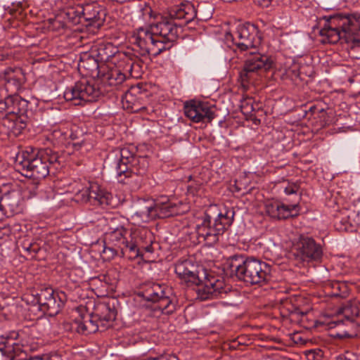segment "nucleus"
<instances>
[{
    "label": "nucleus",
    "mask_w": 360,
    "mask_h": 360,
    "mask_svg": "<svg viewBox=\"0 0 360 360\" xmlns=\"http://www.w3.org/2000/svg\"><path fill=\"white\" fill-rule=\"evenodd\" d=\"M1 82L11 95L0 101V126L2 132L18 136L27 127L29 101L16 93L25 83V75L19 68H7L0 73Z\"/></svg>",
    "instance_id": "nucleus-1"
},
{
    "label": "nucleus",
    "mask_w": 360,
    "mask_h": 360,
    "mask_svg": "<svg viewBox=\"0 0 360 360\" xmlns=\"http://www.w3.org/2000/svg\"><path fill=\"white\" fill-rule=\"evenodd\" d=\"M126 76L120 69L103 67L98 80H89L82 78L75 84L65 89L63 96L67 101L75 105H82L86 102H94L103 96L110 89L108 87H116L122 84Z\"/></svg>",
    "instance_id": "nucleus-2"
},
{
    "label": "nucleus",
    "mask_w": 360,
    "mask_h": 360,
    "mask_svg": "<svg viewBox=\"0 0 360 360\" xmlns=\"http://www.w3.org/2000/svg\"><path fill=\"white\" fill-rule=\"evenodd\" d=\"M175 273L188 285H195L198 298L200 300L222 297L230 290L223 279L207 274L191 259L178 262L175 265Z\"/></svg>",
    "instance_id": "nucleus-3"
},
{
    "label": "nucleus",
    "mask_w": 360,
    "mask_h": 360,
    "mask_svg": "<svg viewBox=\"0 0 360 360\" xmlns=\"http://www.w3.org/2000/svg\"><path fill=\"white\" fill-rule=\"evenodd\" d=\"M235 211L232 208L210 205L205 212L202 222L196 226L197 238L199 243L212 246L218 241L220 236L232 225Z\"/></svg>",
    "instance_id": "nucleus-4"
},
{
    "label": "nucleus",
    "mask_w": 360,
    "mask_h": 360,
    "mask_svg": "<svg viewBox=\"0 0 360 360\" xmlns=\"http://www.w3.org/2000/svg\"><path fill=\"white\" fill-rule=\"evenodd\" d=\"M225 265L232 274L247 285H262L271 278V266L254 257L235 255L227 259Z\"/></svg>",
    "instance_id": "nucleus-5"
},
{
    "label": "nucleus",
    "mask_w": 360,
    "mask_h": 360,
    "mask_svg": "<svg viewBox=\"0 0 360 360\" xmlns=\"http://www.w3.org/2000/svg\"><path fill=\"white\" fill-rule=\"evenodd\" d=\"M327 22L320 30V34L326 37L328 43L352 44L360 46V15L338 13L325 17Z\"/></svg>",
    "instance_id": "nucleus-6"
},
{
    "label": "nucleus",
    "mask_w": 360,
    "mask_h": 360,
    "mask_svg": "<svg viewBox=\"0 0 360 360\" xmlns=\"http://www.w3.org/2000/svg\"><path fill=\"white\" fill-rule=\"evenodd\" d=\"M58 158V155L50 148L26 150L17 155L15 165L26 172L25 176L43 179L49 174L50 167L56 164Z\"/></svg>",
    "instance_id": "nucleus-7"
},
{
    "label": "nucleus",
    "mask_w": 360,
    "mask_h": 360,
    "mask_svg": "<svg viewBox=\"0 0 360 360\" xmlns=\"http://www.w3.org/2000/svg\"><path fill=\"white\" fill-rule=\"evenodd\" d=\"M118 302L112 299L98 304L94 314L85 313L76 318L72 323L75 330L82 335L96 332L99 327L107 328L115 320Z\"/></svg>",
    "instance_id": "nucleus-8"
},
{
    "label": "nucleus",
    "mask_w": 360,
    "mask_h": 360,
    "mask_svg": "<svg viewBox=\"0 0 360 360\" xmlns=\"http://www.w3.org/2000/svg\"><path fill=\"white\" fill-rule=\"evenodd\" d=\"M214 11V6L210 2H200L195 8L193 3L186 1L169 8V15L179 20L181 25H187L195 19L201 21L210 20Z\"/></svg>",
    "instance_id": "nucleus-9"
},
{
    "label": "nucleus",
    "mask_w": 360,
    "mask_h": 360,
    "mask_svg": "<svg viewBox=\"0 0 360 360\" xmlns=\"http://www.w3.org/2000/svg\"><path fill=\"white\" fill-rule=\"evenodd\" d=\"M133 38L134 44L139 49V54L142 56L152 55L155 57L168 50L169 44L155 34L151 27H139L134 34Z\"/></svg>",
    "instance_id": "nucleus-10"
},
{
    "label": "nucleus",
    "mask_w": 360,
    "mask_h": 360,
    "mask_svg": "<svg viewBox=\"0 0 360 360\" xmlns=\"http://www.w3.org/2000/svg\"><path fill=\"white\" fill-rule=\"evenodd\" d=\"M154 236L148 229L136 228L129 231V245L126 248L127 259L143 257L145 252L153 253Z\"/></svg>",
    "instance_id": "nucleus-11"
},
{
    "label": "nucleus",
    "mask_w": 360,
    "mask_h": 360,
    "mask_svg": "<svg viewBox=\"0 0 360 360\" xmlns=\"http://www.w3.org/2000/svg\"><path fill=\"white\" fill-rule=\"evenodd\" d=\"M226 41H232L233 44L240 51L255 49L262 41L257 26L250 22L240 24L237 26L233 34L226 33Z\"/></svg>",
    "instance_id": "nucleus-12"
},
{
    "label": "nucleus",
    "mask_w": 360,
    "mask_h": 360,
    "mask_svg": "<svg viewBox=\"0 0 360 360\" xmlns=\"http://www.w3.org/2000/svg\"><path fill=\"white\" fill-rule=\"evenodd\" d=\"M274 62L269 56L257 51L250 52L240 72L242 82H250L254 74L266 72L272 68Z\"/></svg>",
    "instance_id": "nucleus-13"
},
{
    "label": "nucleus",
    "mask_w": 360,
    "mask_h": 360,
    "mask_svg": "<svg viewBox=\"0 0 360 360\" xmlns=\"http://www.w3.org/2000/svg\"><path fill=\"white\" fill-rule=\"evenodd\" d=\"M148 302L158 304L157 307L165 314H171L176 310V303L167 295L166 288L158 283H150L141 293Z\"/></svg>",
    "instance_id": "nucleus-14"
},
{
    "label": "nucleus",
    "mask_w": 360,
    "mask_h": 360,
    "mask_svg": "<svg viewBox=\"0 0 360 360\" xmlns=\"http://www.w3.org/2000/svg\"><path fill=\"white\" fill-rule=\"evenodd\" d=\"M296 257L304 263H319L323 252L322 246L311 237L301 236L295 245Z\"/></svg>",
    "instance_id": "nucleus-15"
},
{
    "label": "nucleus",
    "mask_w": 360,
    "mask_h": 360,
    "mask_svg": "<svg viewBox=\"0 0 360 360\" xmlns=\"http://www.w3.org/2000/svg\"><path fill=\"white\" fill-rule=\"evenodd\" d=\"M181 25V21L178 19L171 18L169 15V10L167 16L161 17L160 20L156 23L153 24L151 30L154 32L155 34L160 37L161 40H164L165 44H168V49L172 46V43L177 39L178 37V26H183Z\"/></svg>",
    "instance_id": "nucleus-16"
},
{
    "label": "nucleus",
    "mask_w": 360,
    "mask_h": 360,
    "mask_svg": "<svg viewBox=\"0 0 360 360\" xmlns=\"http://www.w3.org/2000/svg\"><path fill=\"white\" fill-rule=\"evenodd\" d=\"M36 300L40 310L51 316L58 314L64 305L60 293L51 288L41 289L36 295Z\"/></svg>",
    "instance_id": "nucleus-17"
},
{
    "label": "nucleus",
    "mask_w": 360,
    "mask_h": 360,
    "mask_svg": "<svg viewBox=\"0 0 360 360\" xmlns=\"http://www.w3.org/2000/svg\"><path fill=\"white\" fill-rule=\"evenodd\" d=\"M77 200L89 202L93 205L102 207L112 206V194L100 189L96 184H91L82 189L78 190L75 194Z\"/></svg>",
    "instance_id": "nucleus-18"
},
{
    "label": "nucleus",
    "mask_w": 360,
    "mask_h": 360,
    "mask_svg": "<svg viewBox=\"0 0 360 360\" xmlns=\"http://www.w3.org/2000/svg\"><path fill=\"white\" fill-rule=\"evenodd\" d=\"M185 115L194 122H211L214 118L212 108L206 102L190 101L184 105Z\"/></svg>",
    "instance_id": "nucleus-19"
},
{
    "label": "nucleus",
    "mask_w": 360,
    "mask_h": 360,
    "mask_svg": "<svg viewBox=\"0 0 360 360\" xmlns=\"http://www.w3.org/2000/svg\"><path fill=\"white\" fill-rule=\"evenodd\" d=\"M104 243L121 249V257L127 258L129 231L123 226H110V231L105 233Z\"/></svg>",
    "instance_id": "nucleus-20"
},
{
    "label": "nucleus",
    "mask_w": 360,
    "mask_h": 360,
    "mask_svg": "<svg viewBox=\"0 0 360 360\" xmlns=\"http://www.w3.org/2000/svg\"><path fill=\"white\" fill-rule=\"evenodd\" d=\"M148 167V161L146 157L136 156L129 164L128 169L119 178L118 181L122 184H131L134 181L137 184L140 183V176L144 175Z\"/></svg>",
    "instance_id": "nucleus-21"
},
{
    "label": "nucleus",
    "mask_w": 360,
    "mask_h": 360,
    "mask_svg": "<svg viewBox=\"0 0 360 360\" xmlns=\"http://www.w3.org/2000/svg\"><path fill=\"white\" fill-rule=\"evenodd\" d=\"M69 137L75 151L85 154L93 149L94 142L90 135L85 134L83 129L76 124H71Z\"/></svg>",
    "instance_id": "nucleus-22"
},
{
    "label": "nucleus",
    "mask_w": 360,
    "mask_h": 360,
    "mask_svg": "<svg viewBox=\"0 0 360 360\" xmlns=\"http://www.w3.org/2000/svg\"><path fill=\"white\" fill-rule=\"evenodd\" d=\"M123 108L131 112H138L146 109L144 94L139 86H131L122 98Z\"/></svg>",
    "instance_id": "nucleus-23"
},
{
    "label": "nucleus",
    "mask_w": 360,
    "mask_h": 360,
    "mask_svg": "<svg viewBox=\"0 0 360 360\" xmlns=\"http://www.w3.org/2000/svg\"><path fill=\"white\" fill-rule=\"evenodd\" d=\"M155 202L140 200L132 207V219L136 223H146L155 219Z\"/></svg>",
    "instance_id": "nucleus-24"
},
{
    "label": "nucleus",
    "mask_w": 360,
    "mask_h": 360,
    "mask_svg": "<svg viewBox=\"0 0 360 360\" xmlns=\"http://www.w3.org/2000/svg\"><path fill=\"white\" fill-rule=\"evenodd\" d=\"M82 17L89 25L99 27L105 20V11L96 1L82 4Z\"/></svg>",
    "instance_id": "nucleus-25"
},
{
    "label": "nucleus",
    "mask_w": 360,
    "mask_h": 360,
    "mask_svg": "<svg viewBox=\"0 0 360 360\" xmlns=\"http://www.w3.org/2000/svg\"><path fill=\"white\" fill-rule=\"evenodd\" d=\"M20 195L16 191H11L3 194L0 214L7 217L20 212Z\"/></svg>",
    "instance_id": "nucleus-26"
},
{
    "label": "nucleus",
    "mask_w": 360,
    "mask_h": 360,
    "mask_svg": "<svg viewBox=\"0 0 360 360\" xmlns=\"http://www.w3.org/2000/svg\"><path fill=\"white\" fill-rule=\"evenodd\" d=\"M103 66H99L98 59L95 58L94 56L89 53H84L80 56L78 63V70L82 74L93 77H97L98 78L101 75Z\"/></svg>",
    "instance_id": "nucleus-27"
},
{
    "label": "nucleus",
    "mask_w": 360,
    "mask_h": 360,
    "mask_svg": "<svg viewBox=\"0 0 360 360\" xmlns=\"http://www.w3.org/2000/svg\"><path fill=\"white\" fill-rule=\"evenodd\" d=\"M155 218H167L179 214V205L169 200L155 202Z\"/></svg>",
    "instance_id": "nucleus-28"
},
{
    "label": "nucleus",
    "mask_w": 360,
    "mask_h": 360,
    "mask_svg": "<svg viewBox=\"0 0 360 360\" xmlns=\"http://www.w3.org/2000/svg\"><path fill=\"white\" fill-rule=\"evenodd\" d=\"M265 210L270 217L278 220L288 219L289 214L284 204L278 201H267Z\"/></svg>",
    "instance_id": "nucleus-29"
},
{
    "label": "nucleus",
    "mask_w": 360,
    "mask_h": 360,
    "mask_svg": "<svg viewBox=\"0 0 360 360\" xmlns=\"http://www.w3.org/2000/svg\"><path fill=\"white\" fill-rule=\"evenodd\" d=\"M136 156L129 150L128 148H123L120 150V158L116 165V172L118 178H121L124 173L128 169L129 164L134 159Z\"/></svg>",
    "instance_id": "nucleus-30"
},
{
    "label": "nucleus",
    "mask_w": 360,
    "mask_h": 360,
    "mask_svg": "<svg viewBox=\"0 0 360 360\" xmlns=\"http://www.w3.org/2000/svg\"><path fill=\"white\" fill-rule=\"evenodd\" d=\"M339 313L342 314L345 321L354 323L359 316V308L356 301H348L339 309Z\"/></svg>",
    "instance_id": "nucleus-31"
},
{
    "label": "nucleus",
    "mask_w": 360,
    "mask_h": 360,
    "mask_svg": "<svg viewBox=\"0 0 360 360\" xmlns=\"http://www.w3.org/2000/svg\"><path fill=\"white\" fill-rule=\"evenodd\" d=\"M64 15L70 22L75 25L81 23L83 19L82 4H75L68 6L64 11Z\"/></svg>",
    "instance_id": "nucleus-32"
},
{
    "label": "nucleus",
    "mask_w": 360,
    "mask_h": 360,
    "mask_svg": "<svg viewBox=\"0 0 360 360\" xmlns=\"http://www.w3.org/2000/svg\"><path fill=\"white\" fill-rule=\"evenodd\" d=\"M20 246L32 258L37 257V254L41 251V245L37 242H31L27 239L24 240Z\"/></svg>",
    "instance_id": "nucleus-33"
},
{
    "label": "nucleus",
    "mask_w": 360,
    "mask_h": 360,
    "mask_svg": "<svg viewBox=\"0 0 360 360\" xmlns=\"http://www.w3.org/2000/svg\"><path fill=\"white\" fill-rule=\"evenodd\" d=\"M101 257L106 261H110L115 256L121 257V249L116 248L115 246H111L104 243L103 250L101 253Z\"/></svg>",
    "instance_id": "nucleus-34"
},
{
    "label": "nucleus",
    "mask_w": 360,
    "mask_h": 360,
    "mask_svg": "<svg viewBox=\"0 0 360 360\" xmlns=\"http://www.w3.org/2000/svg\"><path fill=\"white\" fill-rule=\"evenodd\" d=\"M131 57L127 54H123L122 57L120 58V60L117 66H115V68H119L121 70L122 73H124L126 76V78L130 77L131 69L130 67L131 65Z\"/></svg>",
    "instance_id": "nucleus-35"
},
{
    "label": "nucleus",
    "mask_w": 360,
    "mask_h": 360,
    "mask_svg": "<svg viewBox=\"0 0 360 360\" xmlns=\"http://www.w3.org/2000/svg\"><path fill=\"white\" fill-rule=\"evenodd\" d=\"M258 104H255L252 98H244L240 101V110L245 115H252V112L256 110Z\"/></svg>",
    "instance_id": "nucleus-36"
},
{
    "label": "nucleus",
    "mask_w": 360,
    "mask_h": 360,
    "mask_svg": "<svg viewBox=\"0 0 360 360\" xmlns=\"http://www.w3.org/2000/svg\"><path fill=\"white\" fill-rule=\"evenodd\" d=\"M142 62L137 57H131L130 77H138L141 72Z\"/></svg>",
    "instance_id": "nucleus-37"
},
{
    "label": "nucleus",
    "mask_w": 360,
    "mask_h": 360,
    "mask_svg": "<svg viewBox=\"0 0 360 360\" xmlns=\"http://www.w3.org/2000/svg\"><path fill=\"white\" fill-rule=\"evenodd\" d=\"M300 188V182H288V185L284 188V192L286 195L295 194L297 195Z\"/></svg>",
    "instance_id": "nucleus-38"
},
{
    "label": "nucleus",
    "mask_w": 360,
    "mask_h": 360,
    "mask_svg": "<svg viewBox=\"0 0 360 360\" xmlns=\"http://www.w3.org/2000/svg\"><path fill=\"white\" fill-rule=\"evenodd\" d=\"M305 355L307 360H321L323 353L321 349H316L307 351Z\"/></svg>",
    "instance_id": "nucleus-39"
},
{
    "label": "nucleus",
    "mask_w": 360,
    "mask_h": 360,
    "mask_svg": "<svg viewBox=\"0 0 360 360\" xmlns=\"http://www.w3.org/2000/svg\"><path fill=\"white\" fill-rule=\"evenodd\" d=\"M109 48H111V46H109ZM108 47H101L98 49V53L97 57L98 59V61H107L112 56V53L108 52Z\"/></svg>",
    "instance_id": "nucleus-40"
},
{
    "label": "nucleus",
    "mask_w": 360,
    "mask_h": 360,
    "mask_svg": "<svg viewBox=\"0 0 360 360\" xmlns=\"http://www.w3.org/2000/svg\"><path fill=\"white\" fill-rule=\"evenodd\" d=\"M284 207L286 208L288 212V218L289 217H295L299 215L300 212V205L299 202L294 205H284Z\"/></svg>",
    "instance_id": "nucleus-41"
},
{
    "label": "nucleus",
    "mask_w": 360,
    "mask_h": 360,
    "mask_svg": "<svg viewBox=\"0 0 360 360\" xmlns=\"http://www.w3.org/2000/svg\"><path fill=\"white\" fill-rule=\"evenodd\" d=\"M200 184H196L195 186L190 185L188 186V191L193 193V195H198L200 193Z\"/></svg>",
    "instance_id": "nucleus-42"
},
{
    "label": "nucleus",
    "mask_w": 360,
    "mask_h": 360,
    "mask_svg": "<svg viewBox=\"0 0 360 360\" xmlns=\"http://www.w3.org/2000/svg\"><path fill=\"white\" fill-rule=\"evenodd\" d=\"M254 3L262 7H268L271 0H253Z\"/></svg>",
    "instance_id": "nucleus-43"
},
{
    "label": "nucleus",
    "mask_w": 360,
    "mask_h": 360,
    "mask_svg": "<svg viewBox=\"0 0 360 360\" xmlns=\"http://www.w3.org/2000/svg\"><path fill=\"white\" fill-rule=\"evenodd\" d=\"M49 23L53 25V28H58L60 26L63 27V24L56 19H49Z\"/></svg>",
    "instance_id": "nucleus-44"
},
{
    "label": "nucleus",
    "mask_w": 360,
    "mask_h": 360,
    "mask_svg": "<svg viewBox=\"0 0 360 360\" xmlns=\"http://www.w3.org/2000/svg\"><path fill=\"white\" fill-rule=\"evenodd\" d=\"M0 360H13L8 356H6L2 349H0Z\"/></svg>",
    "instance_id": "nucleus-45"
},
{
    "label": "nucleus",
    "mask_w": 360,
    "mask_h": 360,
    "mask_svg": "<svg viewBox=\"0 0 360 360\" xmlns=\"http://www.w3.org/2000/svg\"><path fill=\"white\" fill-rule=\"evenodd\" d=\"M53 133H54V136H57V134H58V133H60V134H61V135H62V136H63L65 139H66V136H67V135H68V134H67V132H64V131L60 132V130H58V131L55 130Z\"/></svg>",
    "instance_id": "nucleus-46"
},
{
    "label": "nucleus",
    "mask_w": 360,
    "mask_h": 360,
    "mask_svg": "<svg viewBox=\"0 0 360 360\" xmlns=\"http://www.w3.org/2000/svg\"><path fill=\"white\" fill-rule=\"evenodd\" d=\"M333 288H336L338 290H340V283H335L333 284Z\"/></svg>",
    "instance_id": "nucleus-47"
},
{
    "label": "nucleus",
    "mask_w": 360,
    "mask_h": 360,
    "mask_svg": "<svg viewBox=\"0 0 360 360\" xmlns=\"http://www.w3.org/2000/svg\"><path fill=\"white\" fill-rule=\"evenodd\" d=\"M293 313L297 314H300L302 315H304V313L301 312L299 309H295V311Z\"/></svg>",
    "instance_id": "nucleus-48"
},
{
    "label": "nucleus",
    "mask_w": 360,
    "mask_h": 360,
    "mask_svg": "<svg viewBox=\"0 0 360 360\" xmlns=\"http://www.w3.org/2000/svg\"><path fill=\"white\" fill-rule=\"evenodd\" d=\"M315 109H316V108H315V107H311V108H310V109H309V110H310L311 112H314V110Z\"/></svg>",
    "instance_id": "nucleus-49"
},
{
    "label": "nucleus",
    "mask_w": 360,
    "mask_h": 360,
    "mask_svg": "<svg viewBox=\"0 0 360 360\" xmlns=\"http://www.w3.org/2000/svg\"><path fill=\"white\" fill-rule=\"evenodd\" d=\"M333 295L335 296V297H338L340 295L338 293V292H334L333 293Z\"/></svg>",
    "instance_id": "nucleus-50"
},
{
    "label": "nucleus",
    "mask_w": 360,
    "mask_h": 360,
    "mask_svg": "<svg viewBox=\"0 0 360 360\" xmlns=\"http://www.w3.org/2000/svg\"><path fill=\"white\" fill-rule=\"evenodd\" d=\"M58 164V162L56 163V165ZM52 167H54L55 169H57V167L56 166V164L53 165V166H51L50 167V169Z\"/></svg>",
    "instance_id": "nucleus-51"
},
{
    "label": "nucleus",
    "mask_w": 360,
    "mask_h": 360,
    "mask_svg": "<svg viewBox=\"0 0 360 360\" xmlns=\"http://www.w3.org/2000/svg\"><path fill=\"white\" fill-rule=\"evenodd\" d=\"M58 164V162L56 163V165ZM52 167H54L55 169H57V167L56 166V164L53 165V166H51L50 167V169Z\"/></svg>",
    "instance_id": "nucleus-52"
},
{
    "label": "nucleus",
    "mask_w": 360,
    "mask_h": 360,
    "mask_svg": "<svg viewBox=\"0 0 360 360\" xmlns=\"http://www.w3.org/2000/svg\"><path fill=\"white\" fill-rule=\"evenodd\" d=\"M297 199H298V200L300 199V195L299 196H297Z\"/></svg>",
    "instance_id": "nucleus-53"
},
{
    "label": "nucleus",
    "mask_w": 360,
    "mask_h": 360,
    "mask_svg": "<svg viewBox=\"0 0 360 360\" xmlns=\"http://www.w3.org/2000/svg\"><path fill=\"white\" fill-rule=\"evenodd\" d=\"M60 295L64 297V293L61 292Z\"/></svg>",
    "instance_id": "nucleus-54"
}]
</instances>
